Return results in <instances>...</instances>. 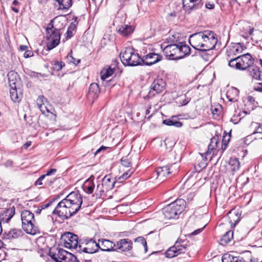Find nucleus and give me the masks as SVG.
<instances>
[{
	"instance_id": "f257e3e1",
	"label": "nucleus",
	"mask_w": 262,
	"mask_h": 262,
	"mask_svg": "<svg viewBox=\"0 0 262 262\" xmlns=\"http://www.w3.org/2000/svg\"><path fill=\"white\" fill-rule=\"evenodd\" d=\"M82 203L81 194L78 191H72L58 203L53 213L62 220L68 219L78 212Z\"/></svg>"
},
{
	"instance_id": "f03ea898",
	"label": "nucleus",
	"mask_w": 262,
	"mask_h": 262,
	"mask_svg": "<svg viewBox=\"0 0 262 262\" xmlns=\"http://www.w3.org/2000/svg\"><path fill=\"white\" fill-rule=\"evenodd\" d=\"M189 42L195 49L206 51L211 50L215 47L217 43V38L214 32L205 31L190 35Z\"/></svg>"
},
{
	"instance_id": "7ed1b4c3",
	"label": "nucleus",
	"mask_w": 262,
	"mask_h": 262,
	"mask_svg": "<svg viewBox=\"0 0 262 262\" xmlns=\"http://www.w3.org/2000/svg\"><path fill=\"white\" fill-rule=\"evenodd\" d=\"M190 47L183 42L167 45L163 49V52L170 59L178 60L189 54Z\"/></svg>"
},
{
	"instance_id": "20e7f679",
	"label": "nucleus",
	"mask_w": 262,
	"mask_h": 262,
	"mask_svg": "<svg viewBox=\"0 0 262 262\" xmlns=\"http://www.w3.org/2000/svg\"><path fill=\"white\" fill-rule=\"evenodd\" d=\"M185 206L186 201L184 199H177L163 208V214L166 219L177 218L184 210Z\"/></svg>"
},
{
	"instance_id": "39448f33",
	"label": "nucleus",
	"mask_w": 262,
	"mask_h": 262,
	"mask_svg": "<svg viewBox=\"0 0 262 262\" xmlns=\"http://www.w3.org/2000/svg\"><path fill=\"white\" fill-rule=\"evenodd\" d=\"M21 220L23 229L27 233L35 235L39 232L37 227L35 225L34 214L31 211L23 210L21 213Z\"/></svg>"
},
{
	"instance_id": "423d86ee",
	"label": "nucleus",
	"mask_w": 262,
	"mask_h": 262,
	"mask_svg": "<svg viewBox=\"0 0 262 262\" xmlns=\"http://www.w3.org/2000/svg\"><path fill=\"white\" fill-rule=\"evenodd\" d=\"M120 57L124 66H136L140 64L141 62L138 53L132 48H126L122 51Z\"/></svg>"
},
{
	"instance_id": "0eeeda50",
	"label": "nucleus",
	"mask_w": 262,
	"mask_h": 262,
	"mask_svg": "<svg viewBox=\"0 0 262 262\" xmlns=\"http://www.w3.org/2000/svg\"><path fill=\"white\" fill-rule=\"evenodd\" d=\"M60 30L55 28L52 24H49L46 29L47 47L51 50L57 46L60 40Z\"/></svg>"
},
{
	"instance_id": "6e6552de",
	"label": "nucleus",
	"mask_w": 262,
	"mask_h": 262,
	"mask_svg": "<svg viewBox=\"0 0 262 262\" xmlns=\"http://www.w3.org/2000/svg\"><path fill=\"white\" fill-rule=\"evenodd\" d=\"M186 242L181 239H178L175 243L174 245L170 247L166 252L165 255L167 257L172 258L181 253L185 252L187 245Z\"/></svg>"
},
{
	"instance_id": "1a4fd4ad",
	"label": "nucleus",
	"mask_w": 262,
	"mask_h": 262,
	"mask_svg": "<svg viewBox=\"0 0 262 262\" xmlns=\"http://www.w3.org/2000/svg\"><path fill=\"white\" fill-rule=\"evenodd\" d=\"M50 257L55 262H75L76 256L62 249H59L57 253L50 252Z\"/></svg>"
},
{
	"instance_id": "9d476101",
	"label": "nucleus",
	"mask_w": 262,
	"mask_h": 262,
	"mask_svg": "<svg viewBox=\"0 0 262 262\" xmlns=\"http://www.w3.org/2000/svg\"><path fill=\"white\" fill-rule=\"evenodd\" d=\"M16 73H15L13 72H9L8 74L10 86H11V88L10 89V95L11 100L14 102H19L22 98V93L20 90H19V92H18V91L17 90L15 85V82H14V80L13 79L11 80V76H16Z\"/></svg>"
},
{
	"instance_id": "9b49d317",
	"label": "nucleus",
	"mask_w": 262,
	"mask_h": 262,
	"mask_svg": "<svg viewBox=\"0 0 262 262\" xmlns=\"http://www.w3.org/2000/svg\"><path fill=\"white\" fill-rule=\"evenodd\" d=\"M61 240L64 246L69 249H76L78 244L77 235L70 232L64 233L61 236Z\"/></svg>"
},
{
	"instance_id": "f8f14e48",
	"label": "nucleus",
	"mask_w": 262,
	"mask_h": 262,
	"mask_svg": "<svg viewBox=\"0 0 262 262\" xmlns=\"http://www.w3.org/2000/svg\"><path fill=\"white\" fill-rule=\"evenodd\" d=\"M165 85L166 83L163 79H155L150 85L149 95L154 96L155 95L161 93L165 89Z\"/></svg>"
},
{
	"instance_id": "ddd939ff",
	"label": "nucleus",
	"mask_w": 262,
	"mask_h": 262,
	"mask_svg": "<svg viewBox=\"0 0 262 262\" xmlns=\"http://www.w3.org/2000/svg\"><path fill=\"white\" fill-rule=\"evenodd\" d=\"M173 167L176 168L175 171H176L179 167V165L177 163H174L171 165L170 167L166 165L158 167L156 170L157 178L159 179L160 180H163L165 177L173 172L172 169Z\"/></svg>"
},
{
	"instance_id": "4468645a",
	"label": "nucleus",
	"mask_w": 262,
	"mask_h": 262,
	"mask_svg": "<svg viewBox=\"0 0 262 262\" xmlns=\"http://www.w3.org/2000/svg\"><path fill=\"white\" fill-rule=\"evenodd\" d=\"M237 60H238V66H239L240 70H245L253 63V59L251 55L249 53L238 56Z\"/></svg>"
},
{
	"instance_id": "2eb2a0df",
	"label": "nucleus",
	"mask_w": 262,
	"mask_h": 262,
	"mask_svg": "<svg viewBox=\"0 0 262 262\" xmlns=\"http://www.w3.org/2000/svg\"><path fill=\"white\" fill-rule=\"evenodd\" d=\"M185 10L190 11L200 8L202 6V0H182Z\"/></svg>"
},
{
	"instance_id": "dca6fc26",
	"label": "nucleus",
	"mask_w": 262,
	"mask_h": 262,
	"mask_svg": "<svg viewBox=\"0 0 262 262\" xmlns=\"http://www.w3.org/2000/svg\"><path fill=\"white\" fill-rule=\"evenodd\" d=\"M162 59V57L160 55L151 53L144 56L142 61L145 65L151 66L160 61Z\"/></svg>"
},
{
	"instance_id": "f3484780",
	"label": "nucleus",
	"mask_w": 262,
	"mask_h": 262,
	"mask_svg": "<svg viewBox=\"0 0 262 262\" xmlns=\"http://www.w3.org/2000/svg\"><path fill=\"white\" fill-rule=\"evenodd\" d=\"M132 242L128 239H121L116 244V250L128 251L132 249Z\"/></svg>"
},
{
	"instance_id": "a211bd4d",
	"label": "nucleus",
	"mask_w": 262,
	"mask_h": 262,
	"mask_svg": "<svg viewBox=\"0 0 262 262\" xmlns=\"http://www.w3.org/2000/svg\"><path fill=\"white\" fill-rule=\"evenodd\" d=\"M135 27L132 25L123 24L118 26L117 31L121 35L124 37H128L134 32Z\"/></svg>"
},
{
	"instance_id": "6ab92c4d",
	"label": "nucleus",
	"mask_w": 262,
	"mask_h": 262,
	"mask_svg": "<svg viewBox=\"0 0 262 262\" xmlns=\"http://www.w3.org/2000/svg\"><path fill=\"white\" fill-rule=\"evenodd\" d=\"M15 214V208L14 207L5 209L0 214L1 224L8 223Z\"/></svg>"
},
{
	"instance_id": "aec40b11",
	"label": "nucleus",
	"mask_w": 262,
	"mask_h": 262,
	"mask_svg": "<svg viewBox=\"0 0 262 262\" xmlns=\"http://www.w3.org/2000/svg\"><path fill=\"white\" fill-rule=\"evenodd\" d=\"M99 243H100L99 249L102 251H111L116 250V244L110 240L101 239L99 240Z\"/></svg>"
},
{
	"instance_id": "412c9836",
	"label": "nucleus",
	"mask_w": 262,
	"mask_h": 262,
	"mask_svg": "<svg viewBox=\"0 0 262 262\" xmlns=\"http://www.w3.org/2000/svg\"><path fill=\"white\" fill-rule=\"evenodd\" d=\"M23 234V232L21 229L13 228L7 232H5L4 237L5 239L12 240L21 237Z\"/></svg>"
},
{
	"instance_id": "4be33fe9",
	"label": "nucleus",
	"mask_w": 262,
	"mask_h": 262,
	"mask_svg": "<svg viewBox=\"0 0 262 262\" xmlns=\"http://www.w3.org/2000/svg\"><path fill=\"white\" fill-rule=\"evenodd\" d=\"M100 243H96L92 238L90 239L86 243V247L84 248V252L88 253H93L97 252L99 249Z\"/></svg>"
},
{
	"instance_id": "5701e85b",
	"label": "nucleus",
	"mask_w": 262,
	"mask_h": 262,
	"mask_svg": "<svg viewBox=\"0 0 262 262\" xmlns=\"http://www.w3.org/2000/svg\"><path fill=\"white\" fill-rule=\"evenodd\" d=\"M115 181L110 175L105 176L102 180V186L104 189L101 190L102 192L108 191L112 189L115 186Z\"/></svg>"
},
{
	"instance_id": "b1692460",
	"label": "nucleus",
	"mask_w": 262,
	"mask_h": 262,
	"mask_svg": "<svg viewBox=\"0 0 262 262\" xmlns=\"http://www.w3.org/2000/svg\"><path fill=\"white\" fill-rule=\"evenodd\" d=\"M99 92L100 90L98 84L96 83H92L89 87L88 94V98L94 100L97 98Z\"/></svg>"
},
{
	"instance_id": "393cba45",
	"label": "nucleus",
	"mask_w": 262,
	"mask_h": 262,
	"mask_svg": "<svg viewBox=\"0 0 262 262\" xmlns=\"http://www.w3.org/2000/svg\"><path fill=\"white\" fill-rule=\"evenodd\" d=\"M242 51V47L239 43H237L229 47L227 50L226 54L228 57H234V56L241 53Z\"/></svg>"
},
{
	"instance_id": "a878e982",
	"label": "nucleus",
	"mask_w": 262,
	"mask_h": 262,
	"mask_svg": "<svg viewBox=\"0 0 262 262\" xmlns=\"http://www.w3.org/2000/svg\"><path fill=\"white\" fill-rule=\"evenodd\" d=\"M239 91L235 88H231L227 92L226 96L229 101H235L237 100Z\"/></svg>"
},
{
	"instance_id": "bb28decb",
	"label": "nucleus",
	"mask_w": 262,
	"mask_h": 262,
	"mask_svg": "<svg viewBox=\"0 0 262 262\" xmlns=\"http://www.w3.org/2000/svg\"><path fill=\"white\" fill-rule=\"evenodd\" d=\"M219 140V137L215 136L211 138L210 142L208 146V150L206 152V155L211 153V151L217 147L218 142Z\"/></svg>"
},
{
	"instance_id": "cd10ccee",
	"label": "nucleus",
	"mask_w": 262,
	"mask_h": 262,
	"mask_svg": "<svg viewBox=\"0 0 262 262\" xmlns=\"http://www.w3.org/2000/svg\"><path fill=\"white\" fill-rule=\"evenodd\" d=\"M163 123L165 125L168 126H174L176 127H180L182 125V123L180 121H177L174 117H172L170 119L164 120Z\"/></svg>"
},
{
	"instance_id": "c85d7f7f",
	"label": "nucleus",
	"mask_w": 262,
	"mask_h": 262,
	"mask_svg": "<svg viewBox=\"0 0 262 262\" xmlns=\"http://www.w3.org/2000/svg\"><path fill=\"white\" fill-rule=\"evenodd\" d=\"M114 68H112L110 67H106V68H104L101 73V79L102 80H105L114 74Z\"/></svg>"
},
{
	"instance_id": "c756f323",
	"label": "nucleus",
	"mask_w": 262,
	"mask_h": 262,
	"mask_svg": "<svg viewBox=\"0 0 262 262\" xmlns=\"http://www.w3.org/2000/svg\"><path fill=\"white\" fill-rule=\"evenodd\" d=\"M83 190L89 194H92L95 188L94 183L90 180H87L84 183Z\"/></svg>"
},
{
	"instance_id": "7c9ffc66",
	"label": "nucleus",
	"mask_w": 262,
	"mask_h": 262,
	"mask_svg": "<svg viewBox=\"0 0 262 262\" xmlns=\"http://www.w3.org/2000/svg\"><path fill=\"white\" fill-rule=\"evenodd\" d=\"M229 166L231 171H236L239 168L240 163L236 158L230 159L229 161Z\"/></svg>"
},
{
	"instance_id": "2f4dec72",
	"label": "nucleus",
	"mask_w": 262,
	"mask_h": 262,
	"mask_svg": "<svg viewBox=\"0 0 262 262\" xmlns=\"http://www.w3.org/2000/svg\"><path fill=\"white\" fill-rule=\"evenodd\" d=\"M59 5L60 9H68L72 6V0H55Z\"/></svg>"
},
{
	"instance_id": "473e14b6",
	"label": "nucleus",
	"mask_w": 262,
	"mask_h": 262,
	"mask_svg": "<svg viewBox=\"0 0 262 262\" xmlns=\"http://www.w3.org/2000/svg\"><path fill=\"white\" fill-rule=\"evenodd\" d=\"M228 64L230 67L234 68L237 70H240L239 66H238V60L237 57H228Z\"/></svg>"
},
{
	"instance_id": "72a5a7b5",
	"label": "nucleus",
	"mask_w": 262,
	"mask_h": 262,
	"mask_svg": "<svg viewBox=\"0 0 262 262\" xmlns=\"http://www.w3.org/2000/svg\"><path fill=\"white\" fill-rule=\"evenodd\" d=\"M233 237V232L229 231L227 232L222 237L221 242L222 244H226L228 243Z\"/></svg>"
},
{
	"instance_id": "f704fd0d",
	"label": "nucleus",
	"mask_w": 262,
	"mask_h": 262,
	"mask_svg": "<svg viewBox=\"0 0 262 262\" xmlns=\"http://www.w3.org/2000/svg\"><path fill=\"white\" fill-rule=\"evenodd\" d=\"M238 257L233 256L229 254H225L222 256V262H236Z\"/></svg>"
},
{
	"instance_id": "c9c22d12",
	"label": "nucleus",
	"mask_w": 262,
	"mask_h": 262,
	"mask_svg": "<svg viewBox=\"0 0 262 262\" xmlns=\"http://www.w3.org/2000/svg\"><path fill=\"white\" fill-rule=\"evenodd\" d=\"M121 163L122 165L125 167H129L131 166V160L129 156L123 157L121 159Z\"/></svg>"
},
{
	"instance_id": "e433bc0d",
	"label": "nucleus",
	"mask_w": 262,
	"mask_h": 262,
	"mask_svg": "<svg viewBox=\"0 0 262 262\" xmlns=\"http://www.w3.org/2000/svg\"><path fill=\"white\" fill-rule=\"evenodd\" d=\"M249 72L251 76L256 80H258V76L260 73V72L259 71L258 69L257 68H252L249 69Z\"/></svg>"
},
{
	"instance_id": "4c0bfd02",
	"label": "nucleus",
	"mask_w": 262,
	"mask_h": 262,
	"mask_svg": "<svg viewBox=\"0 0 262 262\" xmlns=\"http://www.w3.org/2000/svg\"><path fill=\"white\" fill-rule=\"evenodd\" d=\"M230 140V135L224 136L222 139V144L221 146V149L222 151H224L227 147L228 142Z\"/></svg>"
},
{
	"instance_id": "58836bf2",
	"label": "nucleus",
	"mask_w": 262,
	"mask_h": 262,
	"mask_svg": "<svg viewBox=\"0 0 262 262\" xmlns=\"http://www.w3.org/2000/svg\"><path fill=\"white\" fill-rule=\"evenodd\" d=\"M64 63L61 61H55L53 64V68L54 70L58 71L64 67Z\"/></svg>"
},
{
	"instance_id": "ea45409f",
	"label": "nucleus",
	"mask_w": 262,
	"mask_h": 262,
	"mask_svg": "<svg viewBox=\"0 0 262 262\" xmlns=\"http://www.w3.org/2000/svg\"><path fill=\"white\" fill-rule=\"evenodd\" d=\"M252 125L255 127L253 134H259L262 136V124L258 123H252Z\"/></svg>"
},
{
	"instance_id": "a19ab883",
	"label": "nucleus",
	"mask_w": 262,
	"mask_h": 262,
	"mask_svg": "<svg viewBox=\"0 0 262 262\" xmlns=\"http://www.w3.org/2000/svg\"><path fill=\"white\" fill-rule=\"evenodd\" d=\"M135 242L140 243L144 247L145 252L147 251L146 241L143 237L139 236L136 238Z\"/></svg>"
},
{
	"instance_id": "79ce46f5",
	"label": "nucleus",
	"mask_w": 262,
	"mask_h": 262,
	"mask_svg": "<svg viewBox=\"0 0 262 262\" xmlns=\"http://www.w3.org/2000/svg\"><path fill=\"white\" fill-rule=\"evenodd\" d=\"M133 172V171L131 169H130L127 172L124 173L121 176H120L118 178V180L120 181V182H122L123 181L126 180L128 178L130 177Z\"/></svg>"
},
{
	"instance_id": "37998d69",
	"label": "nucleus",
	"mask_w": 262,
	"mask_h": 262,
	"mask_svg": "<svg viewBox=\"0 0 262 262\" xmlns=\"http://www.w3.org/2000/svg\"><path fill=\"white\" fill-rule=\"evenodd\" d=\"M164 143H165V145L166 147V148H167V149H170L175 144V141L169 138H167L165 140Z\"/></svg>"
},
{
	"instance_id": "c03bdc74",
	"label": "nucleus",
	"mask_w": 262,
	"mask_h": 262,
	"mask_svg": "<svg viewBox=\"0 0 262 262\" xmlns=\"http://www.w3.org/2000/svg\"><path fill=\"white\" fill-rule=\"evenodd\" d=\"M67 58L69 62L75 64H77L80 62V59H76L72 56V51H71V52L68 54L67 56Z\"/></svg>"
},
{
	"instance_id": "a18cd8bd",
	"label": "nucleus",
	"mask_w": 262,
	"mask_h": 262,
	"mask_svg": "<svg viewBox=\"0 0 262 262\" xmlns=\"http://www.w3.org/2000/svg\"><path fill=\"white\" fill-rule=\"evenodd\" d=\"M46 101H47V99L43 97V96H39L36 100V103H37L38 107H39L41 105L45 104V102H46Z\"/></svg>"
},
{
	"instance_id": "49530a36",
	"label": "nucleus",
	"mask_w": 262,
	"mask_h": 262,
	"mask_svg": "<svg viewBox=\"0 0 262 262\" xmlns=\"http://www.w3.org/2000/svg\"><path fill=\"white\" fill-rule=\"evenodd\" d=\"M253 89L257 92L262 93V82L257 83L254 85Z\"/></svg>"
},
{
	"instance_id": "de8ad7c7",
	"label": "nucleus",
	"mask_w": 262,
	"mask_h": 262,
	"mask_svg": "<svg viewBox=\"0 0 262 262\" xmlns=\"http://www.w3.org/2000/svg\"><path fill=\"white\" fill-rule=\"evenodd\" d=\"M46 179L45 175L40 176L36 181V185H41L43 184L42 181Z\"/></svg>"
},
{
	"instance_id": "09e8293b",
	"label": "nucleus",
	"mask_w": 262,
	"mask_h": 262,
	"mask_svg": "<svg viewBox=\"0 0 262 262\" xmlns=\"http://www.w3.org/2000/svg\"><path fill=\"white\" fill-rule=\"evenodd\" d=\"M38 108L40 110V111L42 112V114H45L46 112H50L49 109L46 105V104H44L41 105Z\"/></svg>"
},
{
	"instance_id": "8fccbe9b",
	"label": "nucleus",
	"mask_w": 262,
	"mask_h": 262,
	"mask_svg": "<svg viewBox=\"0 0 262 262\" xmlns=\"http://www.w3.org/2000/svg\"><path fill=\"white\" fill-rule=\"evenodd\" d=\"M33 55L32 51L30 50H27L25 51L24 56L25 58H28L32 57Z\"/></svg>"
},
{
	"instance_id": "3c124183",
	"label": "nucleus",
	"mask_w": 262,
	"mask_h": 262,
	"mask_svg": "<svg viewBox=\"0 0 262 262\" xmlns=\"http://www.w3.org/2000/svg\"><path fill=\"white\" fill-rule=\"evenodd\" d=\"M45 180V181L44 184L45 185H48V186H51L53 184V183L54 182V181L55 180V179H54L53 181L49 180L48 178H47V177Z\"/></svg>"
},
{
	"instance_id": "603ef678",
	"label": "nucleus",
	"mask_w": 262,
	"mask_h": 262,
	"mask_svg": "<svg viewBox=\"0 0 262 262\" xmlns=\"http://www.w3.org/2000/svg\"><path fill=\"white\" fill-rule=\"evenodd\" d=\"M56 172V169H51L49 171H47L46 174H44L45 176V178H46L47 177L55 173Z\"/></svg>"
},
{
	"instance_id": "864d4df0",
	"label": "nucleus",
	"mask_w": 262,
	"mask_h": 262,
	"mask_svg": "<svg viewBox=\"0 0 262 262\" xmlns=\"http://www.w3.org/2000/svg\"><path fill=\"white\" fill-rule=\"evenodd\" d=\"M33 76L36 77L38 79L45 78L47 76L45 74H41V73H35L33 74Z\"/></svg>"
},
{
	"instance_id": "5fc2aeb1",
	"label": "nucleus",
	"mask_w": 262,
	"mask_h": 262,
	"mask_svg": "<svg viewBox=\"0 0 262 262\" xmlns=\"http://www.w3.org/2000/svg\"><path fill=\"white\" fill-rule=\"evenodd\" d=\"M5 165L6 167H12L13 166V162L12 161L10 160H7L5 163Z\"/></svg>"
},
{
	"instance_id": "6e6d98bb",
	"label": "nucleus",
	"mask_w": 262,
	"mask_h": 262,
	"mask_svg": "<svg viewBox=\"0 0 262 262\" xmlns=\"http://www.w3.org/2000/svg\"><path fill=\"white\" fill-rule=\"evenodd\" d=\"M206 8L209 9H212L214 7V5L213 4H211L210 3H208L206 4Z\"/></svg>"
},
{
	"instance_id": "4d7b16f0",
	"label": "nucleus",
	"mask_w": 262,
	"mask_h": 262,
	"mask_svg": "<svg viewBox=\"0 0 262 262\" xmlns=\"http://www.w3.org/2000/svg\"><path fill=\"white\" fill-rule=\"evenodd\" d=\"M181 100L182 101V105H184L187 104L189 102V101L190 100V98H185L184 100L182 99Z\"/></svg>"
},
{
	"instance_id": "13d9d810",
	"label": "nucleus",
	"mask_w": 262,
	"mask_h": 262,
	"mask_svg": "<svg viewBox=\"0 0 262 262\" xmlns=\"http://www.w3.org/2000/svg\"><path fill=\"white\" fill-rule=\"evenodd\" d=\"M67 38H70L73 36L72 31L69 28L67 31Z\"/></svg>"
},
{
	"instance_id": "bf43d9fd",
	"label": "nucleus",
	"mask_w": 262,
	"mask_h": 262,
	"mask_svg": "<svg viewBox=\"0 0 262 262\" xmlns=\"http://www.w3.org/2000/svg\"><path fill=\"white\" fill-rule=\"evenodd\" d=\"M108 147H106V146H102L101 147H100L99 149H98L97 150V151H96L95 152V155L98 154L99 152H100L101 150H104V149H106V148H107Z\"/></svg>"
},
{
	"instance_id": "052dcab7",
	"label": "nucleus",
	"mask_w": 262,
	"mask_h": 262,
	"mask_svg": "<svg viewBox=\"0 0 262 262\" xmlns=\"http://www.w3.org/2000/svg\"><path fill=\"white\" fill-rule=\"evenodd\" d=\"M204 228V227L203 228H202L199 229L198 230H195L194 231H193V232L191 233V234L192 235H196V234H198V233H200L203 230V229Z\"/></svg>"
},
{
	"instance_id": "680f3d73",
	"label": "nucleus",
	"mask_w": 262,
	"mask_h": 262,
	"mask_svg": "<svg viewBox=\"0 0 262 262\" xmlns=\"http://www.w3.org/2000/svg\"><path fill=\"white\" fill-rule=\"evenodd\" d=\"M31 145V141H28L25 144H24L23 147L25 149H27L29 147H30Z\"/></svg>"
},
{
	"instance_id": "e2e57ef3",
	"label": "nucleus",
	"mask_w": 262,
	"mask_h": 262,
	"mask_svg": "<svg viewBox=\"0 0 262 262\" xmlns=\"http://www.w3.org/2000/svg\"><path fill=\"white\" fill-rule=\"evenodd\" d=\"M19 49L21 51H25L27 49V46H24V45H21L19 47Z\"/></svg>"
},
{
	"instance_id": "0e129e2a",
	"label": "nucleus",
	"mask_w": 262,
	"mask_h": 262,
	"mask_svg": "<svg viewBox=\"0 0 262 262\" xmlns=\"http://www.w3.org/2000/svg\"><path fill=\"white\" fill-rule=\"evenodd\" d=\"M254 29L253 28H250L249 31V34L250 35H252Z\"/></svg>"
},
{
	"instance_id": "69168bd1",
	"label": "nucleus",
	"mask_w": 262,
	"mask_h": 262,
	"mask_svg": "<svg viewBox=\"0 0 262 262\" xmlns=\"http://www.w3.org/2000/svg\"><path fill=\"white\" fill-rule=\"evenodd\" d=\"M258 80L262 81V73L260 72L259 76H258Z\"/></svg>"
},
{
	"instance_id": "338daca9",
	"label": "nucleus",
	"mask_w": 262,
	"mask_h": 262,
	"mask_svg": "<svg viewBox=\"0 0 262 262\" xmlns=\"http://www.w3.org/2000/svg\"><path fill=\"white\" fill-rule=\"evenodd\" d=\"M236 262H245V261L243 258L241 259V258H239V257H238V260H237Z\"/></svg>"
},
{
	"instance_id": "774afa93",
	"label": "nucleus",
	"mask_w": 262,
	"mask_h": 262,
	"mask_svg": "<svg viewBox=\"0 0 262 262\" xmlns=\"http://www.w3.org/2000/svg\"><path fill=\"white\" fill-rule=\"evenodd\" d=\"M3 243L2 241L0 240V249L3 247Z\"/></svg>"
}]
</instances>
